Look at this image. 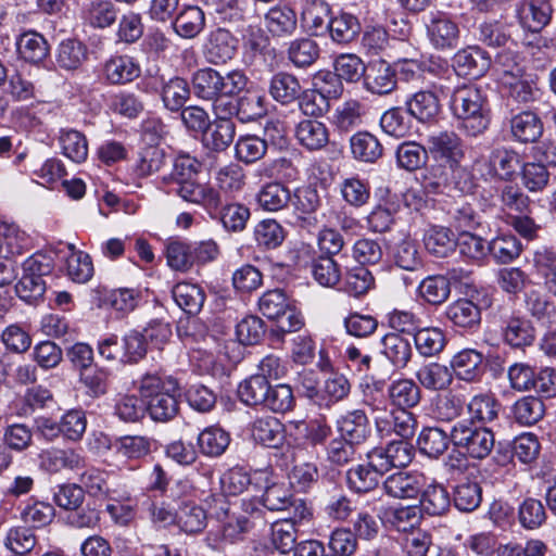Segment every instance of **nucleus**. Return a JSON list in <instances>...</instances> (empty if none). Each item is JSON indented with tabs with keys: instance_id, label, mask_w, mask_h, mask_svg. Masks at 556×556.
Returning a JSON list of instances; mask_svg holds the SVG:
<instances>
[{
	"instance_id": "obj_1",
	"label": "nucleus",
	"mask_w": 556,
	"mask_h": 556,
	"mask_svg": "<svg viewBox=\"0 0 556 556\" xmlns=\"http://www.w3.org/2000/svg\"><path fill=\"white\" fill-rule=\"evenodd\" d=\"M451 110L459 121L458 128L469 137H478L489 128L491 117L488 97L476 85L456 87L451 96Z\"/></svg>"
},
{
	"instance_id": "obj_2",
	"label": "nucleus",
	"mask_w": 556,
	"mask_h": 556,
	"mask_svg": "<svg viewBox=\"0 0 556 556\" xmlns=\"http://www.w3.org/2000/svg\"><path fill=\"white\" fill-rule=\"evenodd\" d=\"M139 393L146 403V412L154 421L167 422L177 416L180 387L176 378L146 374L140 380Z\"/></svg>"
},
{
	"instance_id": "obj_3",
	"label": "nucleus",
	"mask_w": 556,
	"mask_h": 556,
	"mask_svg": "<svg viewBox=\"0 0 556 556\" xmlns=\"http://www.w3.org/2000/svg\"><path fill=\"white\" fill-rule=\"evenodd\" d=\"M258 309L268 319L277 321L276 328L269 332L274 341H282L286 333L299 331L304 325L301 313L281 289L263 293L258 299Z\"/></svg>"
},
{
	"instance_id": "obj_4",
	"label": "nucleus",
	"mask_w": 556,
	"mask_h": 556,
	"mask_svg": "<svg viewBox=\"0 0 556 556\" xmlns=\"http://www.w3.org/2000/svg\"><path fill=\"white\" fill-rule=\"evenodd\" d=\"M451 441L455 450L472 459H483L494 447V433L486 426L472 420H457L451 427Z\"/></svg>"
},
{
	"instance_id": "obj_5",
	"label": "nucleus",
	"mask_w": 556,
	"mask_h": 556,
	"mask_svg": "<svg viewBox=\"0 0 556 556\" xmlns=\"http://www.w3.org/2000/svg\"><path fill=\"white\" fill-rule=\"evenodd\" d=\"M22 270L15 285L16 295L26 303H37L47 290L46 277L51 276L53 262L51 257L37 253L23 262Z\"/></svg>"
},
{
	"instance_id": "obj_6",
	"label": "nucleus",
	"mask_w": 556,
	"mask_h": 556,
	"mask_svg": "<svg viewBox=\"0 0 556 556\" xmlns=\"http://www.w3.org/2000/svg\"><path fill=\"white\" fill-rule=\"evenodd\" d=\"M290 203L293 206L296 227L309 232L317 229L320 222L317 212L321 207V197L315 185L295 188Z\"/></svg>"
},
{
	"instance_id": "obj_7",
	"label": "nucleus",
	"mask_w": 556,
	"mask_h": 556,
	"mask_svg": "<svg viewBox=\"0 0 556 556\" xmlns=\"http://www.w3.org/2000/svg\"><path fill=\"white\" fill-rule=\"evenodd\" d=\"M427 37L437 50H454L459 43L458 24L444 11H430L425 20Z\"/></svg>"
},
{
	"instance_id": "obj_8",
	"label": "nucleus",
	"mask_w": 556,
	"mask_h": 556,
	"mask_svg": "<svg viewBox=\"0 0 556 556\" xmlns=\"http://www.w3.org/2000/svg\"><path fill=\"white\" fill-rule=\"evenodd\" d=\"M501 336L503 342L510 349L525 352L536 341V329L530 319L508 315L502 318Z\"/></svg>"
},
{
	"instance_id": "obj_9",
	"label": "nucleus",
	"mask_w": 556,
	"mask_h": 556,
	"mask_svg": "<svg viewBox=\"0 0 556 556\" xmlns=\"http://www.w3.org/2000/svg\"><path fill=\"white\" fill-rule=\"evenodd\" d=\"M502 89L506 97V108L511 104L528 105L535 102L541 97V91L536 83L525 72L516 75H505L501 77Z\"/></svg>"
},
{
	"instance_id": "obj_10",
	"label": "nucleus",
	"mask_w": 556,
	"mask_h": 556,
	"mask_svg": "<svg viewBox=\"0 0 556 556\" xmlns=\"http://www.w3.org/2000/svg\"><path fill=\"white\" fill-rule=\"evenodd\" d=\"M366 458V463L353 466L346 471L348 486L355 493H368L375 490L381 477L386 475L370 451Z\"/></svg>"
},
{
	"instance_id": "obj_11",
	"label": "nucleus",
	"mask_w": 556,
	"mask_h": 556,
	"mask_svg": "<svg viewBox=\"0 0 556 556\" xmlns=\"http://www.w3.org/2000/svg\"><path fill=\"white\" fill-rule=\"evenodd\" d=\"M382 470L387 473L392 468H405L415 457L414 445L406 440H393L386 446L370 451Z\"/></svg>"
},
{
	"instance_id": "obj_12",
	"label": "nucleus",
	"mask_w": 556,
	"mask_h": 556,
	"mask_svg": "<svg viewBox=\"0 0 556 556\" xmlns=\"http://www.w3.org/2000/svg\"><path fill=\"white\" fill-rule=\"evenodd\" d=\"M256 483H264L262 495V505L268 510H286L292 504L293 494L288 484L278 481L266 471L255 472Z\"/></svg>"
},
{
	"instance_id": "obj_13",
	"label": "nucleus",
	"mask_w": 556,
	"mask_h": 556,
	"mask_svg": "<svg viewBox=\"0 0 556 556\" xmlns=\"http://www.w3.org/2000/svg\"><path fill=\"white\" fill-rule=\"evenodd\" d=\"M238 39L226 28L212 30L204 47L207 61L215 65L226 64L238 51Z\"/></svg>"
},
{
	"instance_id": "obj_14",
	"label": "nucleus",
	"mask_w": 556,
	"mask_h": 556,
	"mask_svg": "<svg viewBox=\"0 0 556 556\" xmlns=\"http://www.w3.org/2000/svg\"><path fill=\"white\" fill-rule=\"evenodd\" d=\"M396 72L384 60L369 62L364 78V87L367 91L377 96H387L396 89Z\"/></svg>"
},
{
	"instance_id": "obj_15",
	"label": "nucleus",
	"mask_w": 556,
	"mask_h": 556,
	"mask_svg": "<svg viewBox=\"0 0 556 556\" xmlns=\"http://www.w3.org/2000/svg\"><path fill=\"white\" fill-rule=\"evenodd\" d=\"M428 153L447 165L460 163L465 156L463 140L454 131H441L428 138Z\"/></svg>"
},
{
	"instance_id": "obj_16",
	"label": "nucleus",
	"mask_w": 556,
	"mask_h": 556,
	"mask_svg": "<svg viewBox=\"0 0 556 556\" xmlns=\"http://www.w3.org/2000/svg\"><path fill=\"white\" fill-rule=\"evenodd\" d=\"M451 367L457 379L480 382L485 371V358L480 351L464 349L453 356Z\"/></svg>"
},
{
	"instance_id": "obj_17",
	"label": "nucleus",
	"mask_w": 556,
	"mask_h": 556,
	"mask_svg": "<svg viewBox=\"0 0 556 556\" xmlns=\"http://www.w3.org/2000/svg\"><path fill=\"white\" fill-rule=\"evenodd\" d=\"M340 438L356 446L363 444L370 435L369 420L362 409H354L341 415L336 421Z\"/></svg>"
},
{
	"instance_id": "obj_18",
	"label": "nucleus",
	"mask_w": 556,
	"mask_h": 556,
	"mask_svg": "<svg viewBox=\"0 0 556 556\" xmlns=\"http://www.w3.org/2000/svg\"><path fill=\"white\" fill-rule=\"evenodd\" d=\"M173 186V191L184 201L202 205L207 211H216L220 205L219 192L210 186L199 184L195 178Z\"/></svg>"
},
{
	"instance_id": "obj_19",
	"label": "nucleus",
	"mask_w": 556,
	"mask_h": 556,
	"mask_svg": "<svg viewBox=\"0 0 556 556\" xmlns=\"http://www.w3.org/2000/svg\"><path fill=\"white\" fill-rule=\"evenodd\" d=\"M552 12L548 0H522L517 7L520 24L532 33L540 31L549 23Z\"/></svg>"
},
{
	"instance_id": "obj_20",
	"label": "nucleus",
	"mask_w": 556,
	"mask_h": 556,
	"mask_svg": "<svg viewBox=\"0 0 556 556\" xmlns=\"http://www.w3.org/2000/svg\"><path fill=\"white\" fill-rule=\"evenodd\" d=\"M380 353L395 369H405L413 357V348L408 338L388 332L380 339Z\"/></svg>"
},
{
	"instance_id": "obj_21",
	"label": "nucleus",
	"mask_w": 556,
	"mask_h": 556,
	"mask_svg": "<svg viewBox=\"0 0 556 556\" xmlns=\"http://www.w3.org/2000/svg\"><path fill=\"white\" fill-rule=\"evenodd\" d=\"M422 488V476L416 472L397 471L383 481L384 492L394 498H416Z\"/></svg>"
},
{
	"instance_id": "obj_22",
	"label": "nucleus",
	"mask_w": 556,
	"mask_h": 556,
	"mask_svg": "<svg viewBox=\"0 0 556 556\" xmlns=\"http://www.w3.org/2000/svg\"><path fill=\"white\" fill-rule=\"evenodd\" d=\"M454 65L459 75L479 78L490 68L491 58L481 48L469 47L456 53Z\"/></svg>"
},
{
	"instance_id": "obj_23",
	"label": "nucleus",
	"mask_w": 556,
	"mask_h": 556,
	"mask_svg": "<svg viewBox=\"0 0 556 556\" xmlns=\"http://www.w3.org/2000/svg\"><path fill=\"white\" fill-rule=\"evenodd\" d=\"M332 12L324 0L307 1L301 14L303 27L311 36H325L329 31L328 24Z\"/></svg>"
},
{
	"instance_id": "obj_24",
	"label": "nucleus",
	"mask_w": 556,
	"mask_h": 556,
	"mask_svg": "<svg viewBox=\"0 0 556 556\" xmlns=\"http://www.w3.org/2000/svg\"><path fill=\"white\" fill-rule=\"evenodd\" d=\"M251 435L266 447L278 448L285 441V426L274 416L258 417L251 425Z\"/></svg>"
},
{
	"instance_id": "obj_25",
	"label": "nucleus",
	"mask_w": 556,
	"mask_h": 556,
	"mask_svg": "<svg viewBox=\"0 0 556 556\" xmlns=\"http://www.w3.org/2000/svg\"><path fill=\"white\" fill-rule=\"evenodd\" d=\"M236 125L232 119H215L202 134V143L211 152L226 151L232 143Z\"/></svg>"
},
{
	"instance_id": "obj_26",
	"label": "nucleus",
	"mask_w": 556,
	"mask_h": 556,
	"mask_svg": "<svg viewBox=\"0 0 556 556\" xmlns=\"http://www.w3.org/2000/svg\"><path fill=\"white\" fill-rule=\"evenodd\" d=\"M407 114L420 123H434L440 114L441 105L432 91H418L405 101Z\"/></svg>"
},
{
	"instance_id": "obj_27",
	"label": "nucleus",
	"mask_w": 556,
	"mask_h": 556,
	"mask_svg": "<svg viewBox=\"0 0 556 556\" xmlns=\"http://www.w3.org/2000/svg\"><path fill=\"white\" fill-rule=\"evenodd\" d=\"M84 465V457L72 448H49L39 454L40 468L50 473H56L63 469H78Z\"/></svg>"
},
{
	"instance_id": "obj_28",
	"label": "nucleus",
	"mask_w": 556,
	"mask_h": 556,
	"mask_svg": "<svg viewBox=\"0 0 556 556\" xmlns=\"http://www.w3.org/2000/svg\"><path fill=\"white\" fill-rule=\"evenodd\" d=\"M329 130L326 124L318 119H303L295 127L299 143L308 151H319L329 142Z\"/></svg>"
},
{
	"instance_id": "obj_29",
	"label": "nucleus",
	"mask_w": 556,
	"mask_h": 556,
	"mask_svg": "<svg viewBox=\"0 0 556 556\" xmlns=\"http://www.w3.org/2000/svg\"><path fill=\"white\" fill-rule=\"evenodd\" d=\"M172 27L179 37L193 39L205 27V14L198 5H185L174 17Z\"/></svg>"
},
{
	"instance_id": "obj_30",
	"label": "nucleus",
	"mask_w": 556,
	"mask_h": 556,
	"mask_svg": "<svg viewBox=\"0 0 556 556\" xmlns=\"http://www.w3.org/2000/svg\"><path fill=\"white\" fill-rule=\"evenodd\" d=\"M350 150L354 160L374 164L383 155V146L369 131H357L350 138Z\"/></svg>"
},
{
	"instance_id": "obj_31",
	"label": "nucleus",
	"mask_w": 556,
	"mask_h": 556,
	"mask_svg": "<svg viewBox=\"0 0 556 556\" xmlns=\"http://www.w3.org/2000/svg\"><path fill=\"white\" fill-rule=\"evenodd\" d=\"M510 132L519 142H535L543 134V123L532 111H521L510 118Z\"/></svg>"
},
{
	"instance_id": "obj_32",
	"label": "nucleus",
	"mask_w": 556,
	"mask_h": 556,
	"mask_svg": "<svg viewBox=\"0 0 556 556\" xmlns=\"http://www.w3.org/2000/svg\"><path fill=\"white\" fill-rule=\"evenodd\" d=\"M265 25L273 37L291 36L298 26L296 13L286 4H278L265 14Z\"/></svg>"
},
{
	"instance_id": "obj_33",
	"label": "nucleus",
	"mask_w": 556,
	"mask_h": 556,
	"mask_svg": "<svg viewBox=\"0 0 556 556\" xmlns=\"http://www.w3.org/2000/svg\"><path fill=\"white\" fill-rule=\"evenodd\" d=\"M390 403L397 408L410 409L421 400V390L417 382L409 378L392 381L387 390Z\"/></svg>"
},
{
	"instance_id": "obj_34",
	"label": "nucleus",
	"mask_w": 556,
	"mask_h": 556,
	"mask_svg": "<svg viewBox=\"0 0 556 556\" xmlns=\"http://www.w3.org/2000/svg\"><path fill=\"white\" fill-rule=\"evenodd\" d=\"M467 409L470 417L464 420L485 426L498 418L501 403L492 393H479L470 399Z\"/></svg>"
},
{
	"instance_id": "obj_35",
	"label": "nucleus",
	"mask_w": 556,
	"mask_h": 556,
	"mask_svg": "<svg viewBox=\"0 0 556 556\" xmlns=\"http://www.w3.org/2000/svg\"><path fill=\"white\" fill-rule=\"evenodd\" d=\"M268 92L275 101L287 105L300 98L302 87L294 75L287 72H278L269 80Z\"/></svg>"
},
{
	"instance_id": "obj_36",
	"label": "nucleus",
	"mask_w": 556,
	"mask_h": 556,
	"mask_svg": "<svg viewBox=\"0 0 556 556\" xmlns=\"http://www.w3.org/2000/svg\"><path fill=\"white\" fill-rule=\"evenodd\" d=\"M426 250L435 257H447L457 248L454 232L443 226H432L424 235Z\"/></svg>"
},
{
	"instance_id": "obj_37",
	"label": "nucleus",
	"mask_w": 556,
	"mask_h": 556,
	"mask_svg": "<svg viewBox=\"0 0 556 556\" xmlns=\"http://www.w3.org/2000/svg\"><path fill=\"white\" fill-rule=\"evenodd\" d=\"M450 438L451 430L446 432L439 427H426L418 435L417 445L421 454L437 459L448 450L452 444Z\"/></svg>"
},
{
	"instance_id": "obj_38",
	"label": "nucleus",
	"mask_w": 556,
	"mask_h": 556,
	"mask_svg": "<svg viewBox=\"0 0 556 556\" xmlns=\"http://www.w3.org/2000/svg\"><path fill=\"white\" fill-rule=\"evenodd\" d=\"M452 227L463 233L478 229L483 224V216L472 204L466 201H456L447 210Z\"/></svg>"
},
{
	"instance_id": "obj_39",
	"label": "nucleus",
	"mask_w": 556,
	"mask_h": 556,
	"mask_svg": "<svg viewBox=\"0 0 556 556\" xmlns=\"http://www.w3.org/2000/svg\"><path fill=\"white\" fill-rule=\"evenodd\" d=\"M445 315L456 327L473 330L481 323L480 307L470 300L460 299L450 304Z\"/></svg>"
},
{
	"instance_id": "obj_40",
	"label": "nucleus",
	"mask_w": 556,
	"mask_h": 556,
	"mask_svg": "<svg viewBox=\"0 0 556 556\" xmlns=\"http://www.w3.org/2000/svg\"><path fill=\"white\" fill-rule=\"evenodd\" d=\"M213 218H218L224 229L240 232L245 229L251 212L244 204L233 202L219 205L216 211H208Z\"/></svg>"
},
{
	"instance_id": "obj_41",
	"label": "nucleus",
	"mask_w": 556,
	"mask_h": 556,
	"mask_svg": "<svg viewBox=\"0 0 556 556\" xmlns=\"http://www.w3.org/2000/svg\"><path fill=\"white\" fill-rule=\"evenodd\" d=\"M489 163L494 174L506 181L515 178L522 164L520 154L507 148L494 149L489 156Z\"/></svg>"
},
{
	"instance_id": "obj_42",
	"label": "nucleus",
	"mask_w": 556,
	"mask_h": 556,
	"mask_svg": "<svg viewBox=\"0 0 556 556\" xmlns=\"http://www.w3.org/2000/svg\"><path fill=\"white\" fill-rule=\"evenodd\" d=\"M177 526L188 534L203 531L207 523L206 511L191 501H182L176 510Z\"/></svg>"
},
{
	"instance_id": "obj_43",
	"label": "nucleus",
	"mask_w": 556,
	"mask_h": 556,
	"mask_svg": "<svg viewBox=\"0 0 556 556\" xmlns=\"http://www.w3.org/2000/svg\"><path fill=\"white\" fill-rule=\"evenodd\" d=\"M140 66L127 55L114 56L104 64V75L113 85L130 83L140 76Z\"/></svg>"
},
{
	"instance_id": "obj_44",
	"label": "nucleus",
	"mask_w": 556,
	"mask_h": 556,
	"mask_svg": "<svg viewBox=\"0 0 556 556\" xmlns=\"http://www.w3.org/2000/svg\"><path fill=\"white\" fill-rule=\"evenodd\" d=\"M220 83L222 74L212 67L198 70L191 79L193 93L204 101H212L220 96Z\"/></svg>"
},
{
	"instance_id": "obj_45",
	"label": "nucleus",
	"mask_w": 556,
	"mask_h": 556,
	"mask_svg": "<svg viewBox=\"0 0 556 556\" xmlns=\"http://www.w3.org/2000/svg\"><path fill=\"white\" fill-rule=\"evenodd\" d=\"M328 28L327 34L338 43H349L361 33V24L357 17L343 11L331 15Z\"/></svg>"
},
{
	"instance_id": "obj_46",
	"label": "nucleus",
	"mask_w": 556,
	"mask_h": 556,
	"mask_svg": "<svg viewBox=\"0 0 556 556\" xmlns=\"http://www.w3.org/2000/svg\"><path fill=\"white\" fill-rule=\"evenodd\" d=\"M451 496L447 489L438 482L429 484L421 493L420 511L429 516H442L448 511Z\"/></svg>"
},
{
	"instance_id": "obj_47",
	"label": "nucleus",
	"mask_w": 556,
	"mask_h": 556,
	"mask_svg": "<svg viewBox=\"0 0 556 556\" xmlns=\"http://www.w3.org/2000/svg\"><path fill=\"white\" fill-rule=\"evenodd\" d=\"M189 97L190 87L185 78L175 76L168 80H162L161 99L168 111L178 112L184 109Z\"/></svg>"
},
{
	"instance_id": "obj_48",
	"label": "nucleus",
	"mask_w": 556,
	"mask_h": 556,
	"mask_svg": "<svg viewBox=\"0 0 556 556\" xmlns=\"http://www.w3.org/2000/svg\"><path fill=\"white\" fill-rule=\"evenodd\" d=\"M119 10L110 0L91 1L84 10V20L92 28L104 29L112 26Z\"/></svg>"
},
{
	"instance_id": "obj_49",
	"label": "nucleus",
	"mask_w": 556,
	"mask_h": 556,
	"mask_svg": "<svg viewBox=\"0 0 556 556\" xmlns=\"http://www.w3.org/2000/svg\"><path fill=\"white\" fill-rule=\"evenodd\" d=\"M229 443V433L219 427H207L197 438L199 452L207 457L223 455Z\"/></svg>"
},
{
	"instance_id": "obj_50",
	"label": "nucleus",
	"mask_w": 556,
	"mask_h": 556,
	"mask_svg": "<svg viewBox=\"0 0 556 556\" xmlns=\"http://www.w3.org/2000/svg\"><path fill=\"white\" fill-rule=\"evenodd\" d=\"M270 381L263 375H252L244 379L238 387V396L247 406H263L266 394L269 391Z\"/></svg>"
},
{
	"instance_id": "obj_51",
	"label": "nucleus",
	"mask_w": 556,
	"mask_h": 556,
	"mask_svg": "<svg viewBox=\"0 0 556 556\" xmlns=\"http://www.w3.org/2000/svg\"><path fill=\"white\" fill-rule=\"evenodd\" d=\"M172 294L176 304L189 315H197L205 300L203 289L188 282L177 283L173 288Z\"/></svg>"
},
{
	"instance_id": "obj_52",
	"label": "nucleus",
	"mask_w": 556,
	"mask_h": 556,
	"mask_svg": "<svg viewBox=\"0 0 556 556\" xmlns=\"http://www.w3.org/2000/svg\"><path fill=\"white\" fill-rule=\"evenodd\" d=\"M511 413L515 421L519 425L532 426L544 417L545 405L540 397L526 395L515 402Z\"/></svg>"
},
{
	"instance_id": "obj_53",
	"label": "nucleus",
	"mask_w": 556,
	"mask_h": 556,
	"mask_svg": "<svg viewBox=\"0 0 556 556\" xmlns=\"http://www.w3.org/2000/svg\"><path fill=\"white\" fill-rule=\"evenodd\" d=\"M351 392V383L343 375L329 377L320 386L318 407L330 409L334 404L343 401Z\"/></svg>"
},
{
	"instance_id": "obj_54",
	"label": "nucleus",
	"mask_w": 556,
	"mask_h": 556,
	"mask_svg": "<svg viewBox=\"0 0 556 556\" xmlns=\"http://www.w3.org/2000/svg\"><path fill=\"white\" fill-rule=\"evenodd\" d=\"M395 160L400 168L414 172L426 165L428 150L417 141H403L396 147Z\"/></svg>"
},
{
	"instance_id": "obj_55",
	"label": "nucleus",
	"mask_w": 556,
	"mask_h": 556,
	"mask_svg": "<svg viewBox=\"0 0 556 556\" xmlns=\"http://www.w3.org/2000/svg\"><path fill=\"white\" fill-rule=\"evenodd\" d=\"M166 260L174 270L182 273L190 270L194 265L192 242L170 239L166 244Z\"/></svg>"
},
{
	"instance_id": "obj_56",
	"label": "nucleus",
	"mask_w": 556,
	"mask_h": 556,
	"mask_svg": "<svg viewBox=\"0 0 556 556\" xmlns=\"http://www.w3.org/2000/svg\"><path fill=\"white\" fill-rule=\"evenodd\" d=\"M533 266L545 288L556 295V251L545 247L538 249L533 254Z\"/></svg>"
},
{
	"instance_id": "obj_57",
	"label": "nucleus",
	"mask_w": 556,
	"mask_h": 556,
	"mask_svg": "<svg viewBox=\"0 0 556 556\" xmlns=\"http://www.w3.org/2000/svg\"><path fill=\"white\" fill-rule=\"evenodd\" d=\"M237 118L249 123L263 117L267 112L264 96L258 91L247 90L236 100Z\"/></svg>"
},
{
	"instance_id": "obj_58",
	"label": "nucleus",
	"mask_w": 556,
	"mask_h": 556,
	"mask_svg": "<svg viewBox=\"0 0 556 556\" xmlns=\"http://www.w3.org/2000/svg\"><path fill=\"white\" fill-rule=\"evenodd\" d=\"M522 244L514 235H501L489 242V254L498 264H508L518 258L522 252Z\"/></svg>"
},
{
	"instance_id": "obj_59",
	"label": "nucleus",
	"mask_w": 556,
	"mask_h": 556,
	"mask_svg": "<svg viewBox=\"0 0 556 556\" xmlns=\"http://www.w3.org/2000/svg\"><path fill=\"white\" fill-rule=\"evenodd\" d=\"M291 192L280 182L266 184L257 193L258 205L268 212H278L290 203Z\"/></svg>"
},
{
	"instance_id": "obj_60",
	"label": "nucleus",
	"mask_w": 556,
	"mask_h": 556,
	"mask_svg": "<svg viewBox=\"0 0 556 556\" xmlns=\"http://www.w3.org/2000/svg\"><path fill=\"white\" fill-rule=\"evenodd\" d=\"M16 45L21 58L29 63L41 62L49 53L47 40L35 31L21 35Z\"/></svg>"
},
{
	"instance_id": "obj_61",
	"label": "nucleus",
	"mask_w": 556,
	"mask_h": 556,
	"mask_svg": "<svg viewBox=\"0 0 556 556\" xmlns=\"http://www.w3.org/2000/svg\"><path fill=\"white\" fill-rule=\"evenodd\" d=\"M416 378L424 388L431 391L445 390L453 380L448 368L439 363H430L422 366L416 372Z\"/></svg>"
},
{
	"instance_id": "obj_62",
	"label": "nucleus",
	"mask_w": 556,
	"mask_h": 556,
	"mask_svg": "<svg viewBox=\"0 0 556 556\" xmlns=\"http://www.w3.org/2000/svg\"><path fill=\"white\" fill-rule=\"evenodd\" d=\"M414 343L421 356L432 357L443 351L446 339L439 328H422L414 333Z\"/></svg>"
},
{
	"instance_id": "obj_63",
	"label": "nucleus",
	"mask_w": 556,
	"mask_h": 556,
	"mask_svg": "<svg viewBox=\"0 0 556 556\" xmlns=\"http://www.w3.org/2000/svg\"><path fill=\"white\" fill-rule=\"evenodd\" d=\"M476 37L481 43L492 48L505 47L511 41L509 27L500 21H484L480 23Z\"/></svg>"
},
{
	"instance_id": "obj_64",
	"label": "nucleus",
	"mask_w": 556,
	"mask_h": 556,
	"mask_svg": "<svg viewBox=\"0 0 556 556\" xmlns=\"http://www.w3.org/2000/svg\"><path fill=\"white\" fill-rule=\"evenodd\" d=\"M482 501V488L476 481H463L457 484L453 493L455 507L465 513L476 510Z\"/></svg>"
}]
</instances>
